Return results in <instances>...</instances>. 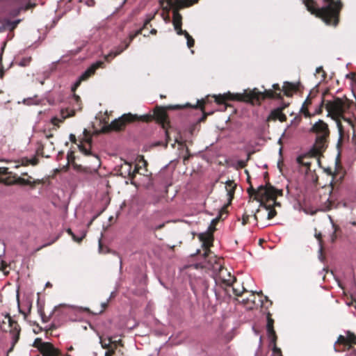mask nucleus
<instances>
[{
    "mask_svg": "<svg viewBox=\"0 0 356 356\" xmlns=\"http://www.w3.org/2000/svg\"><path fill=\"white\" fill-rule=\"evenodd\" d=\"M324 6L316 8L313 0H303L308 11L317 17L322 18L327 25L336 26L338 23V16L342 4L340 0H323Z\"/></svg>",
    "mask_w": 356,
    "mask_h": 356,
    "instance_id": "f257e3e1",
    "label": "nucleus"
},
{
    "mask_svg": "<svg viewBox=\"0 0 356 356\" xmlns=\"http://www.w3.org/2000/svg\"><path fill=\"white\" fill-rule=\"evenodd\" d=\"M161 6L166 10L172 9V24L175 30L178 35H182L184 30L181 29V15L179 13V10L186 6L193 5L191 1L188 0H161Z\"/></svg>",
    "mask_w": 356,
    "mask_h": 356,
    "instance_id": "f03ea898",
    "label": "nucleus"
},
{
    "mask_svg": "<svg viewBox=\"0 0 356 356\" xmlns=\"http://www.w3.org/2000/svg\"><path fill=\"white\" fill-rule=\"evenodd\" d=\"M325 107L329 115H332V118L335 120L339 133L340 136H342L345 131V128L340 121V117L342 116L346 109L344 102L339 98H337L333 101L327 102Z\"/></svg>",
    "mask_w": 356,
    "mask_h": 356,
    "instance_id": "7ed1b4c3",
    "label": "nucleus"
},
{
    "mask_svg": "<svg viewBox=\"0 0 356 356\" xmlns=\"http://www.w3.org/2000/svg\"><path fill=\"white\" fill-rule=\"evenodd\" d=\"M310 132L316 135L315 145L316 149L318 150L324 149L330 134L328 125L323 120H319L313 124L310 129Z\"/></svg>",
    "mask_w": 356,
    "mask_h": 356,
    "instance_id": "20e7f679",
    "label": "nucleus"
},
{
    "mask_svg": "<svg viewBox=\"0 0 356 356\" xmlns=\"http://www.w3.org/2000/svg\"><path fill=\"white\" fill-rule=\"evenodd\" d=\"M141 120L143 121L148 120L149 116L141 115L138 117L137 115H132L131 113L124 114L118 119H115L111 122L110 124L104 127L105 131L115 130L118 131L122 129L125 124L128 122H132L136 120Z\"/></svg>",
    "mask_w": 356,
    "mask_h": 356,
    "instance_id": "39448f33",
    "label": "nucleus"
},
{
    "mask_svg": "<svg viewBox=\"0 0 356 356\" xmlns=\"http://www.w3.org/2000/svg\"><path fill=\"white\" fill-rule=\"evenodd\" d=\"M250 195L254 194L257 197L263 199H272L276 197L277 191L270 185H261L258 187L257 190H254L252 187L248 189Z\"/></svg>",
    "mask_w": 356,
    "mask_h": 356,
    "instance_id": "423d86ee",
    "label": "nucleus"
},
{
    "mask_svg": "<svg viewBox=\"0 0 356 356\" xmlns=\"http://www.w3.org/2000/svg\"><path fill=\"white\" fill-rule=\"evenodd\" d=\"M345 335H340L334 344V349L337 352L344 351L349 350L351 348L352 343H356V336L347 331Z\"/></svg>",
    "mask_w": 356,
    "mask_h": 356,
    "instance_id": "0eeeda50",
    "label": "nucleus"
},
{
    "mask_svg": "<svg viewBox=\"0 0 356 356\" xmlns=\"http://www.w3.org/2000/svg\"><path fill=\"white\" fill-rule=\"evenodd\" d=\"M5 319L7 321L8 323V327H10V335L11 337V346L10 348L7 351V355L8 353L11 352L15 344L17 343L19 339L20 334V327L17 323L12 319V318L8 314L5 316Z\"/></svg>",
    "mask_w": 356,
    "mask_h": 356,
    "instance_id": "6e6552de",
    "label": "nucleus"
},
{
    "mask_svg": "<svg viewBox=\"0 0 356 356\" xmlns=\"http://www.w3.org/2000/svg\"><path fill=\"white\" fill-rule=\"evenodd\" d=\"M33 346L38 348L43 356H58L59 351L49 342H43L41 339L37 338Z\"/></svg>",
    "mask_w": 356,
    "mask_h": 356,
    "instance_id": "1a4fd4ad",
    "label": "nucleus"
},
{
    "mask_svg": "<svg viewBox=\"0 0 356 356\" xmlns=\"http://www.w3.org/2000/svg\"><path fill=\"white\" fill-rule=\"evenodd\" d=\"M249 97L251 99L260 100L265 98H275L280 97V94H277L272 90L265 89L264 91H259L258 89L254 88L249 92Z\"/></svg>",
    "mask_w": 356,
    "mask_h": 356,
    "instance_id": "9d476101",
    "label": "nucleus"
},
{
    "mask_svg": "<svg viewBox=\"0 0 356 356\" xmlns=\"http://www.w3.org/2000/svg\"><path fill=\"white\" fill-rule=\"evenodd\" d=\"M273 320L268 316L267 318V324H266V331L268 337L270 339V344L273 345V352L277 356H282L280 349L277 348L275 346L276 342V334L275 332L273 329Z\"/></svg>",
    "mask_w": 356,
    "mask_h": 356,
    "instance_id": "9b49d317",
    "label": "nucleus"
},
{
    "mask_svg": "<svg viewBox=\"0 0 356 356\" xmlns=\"http://www.w3.org/2000/svg\"><path fill=\"white\" fill-rule=\"evenodd\" d=\"M142 32V29H138L134 33H131L129 35V41L125 44L124 47H118L114 51H111L108 54L105 56V60L107 61H110L116 56L120 54L124 49H126L130 42L134 40V38L138 34H140Z\"/></svg>",
    "mask_w": 356,
    "mask_h": 356,
    "instance_id": "f8f14e48",
    "label": "nucleus"
},
{
    "mask_svg": "<svg viewBox=\"0 0 356 356\" xmlns=\"http://www.w3.org/2000/svg\"><path fill=\"white\" fill-rule=\"evenodd\" d=\"M104 63L102 61H97L92 63L82 74L79 76L75 83V86L78 87L82 81L88 79L90 76L95 74L97 69L101 67Z\"/></svg>",
    "mask_w": 356,
    "mask_h": 356,
    "instance_id": "ddd939ff",
    "label": "nucleus"
},
{
    "mask_svg": "<svg viewBox=\"0 0 356 356\" xmlns=\"http://www.w3.org/2000/svg\"><path fill=\"white\" fill-rule=\"evenodd\" d=\"M312 161L318 162L315 157L309 154H300L296 158V162L298 165L306 167V172L310 170Z\"/></svg>",
    "mask_w": 356,
    "mask_h": 356,
    "instance_id": "4468645a",
    "label": "nucleus"
},
{
    "mask_svg": "<svg viewBox=\"0 0 356 356\" xmlns=\"http://www.w3.org/2000/svg\"><path fill=\"white\" fill-rule=\"evenodd\" d=\"M139 168L137 165H135L134 169H132V165L127 162H125L124 164L122 166V173L127 174V175L131 179V184L136 186V182L133 180L136 173H138Z\"/></svg>",
    "mask_w": 356,
    "mask_h": 356,
    "instance_id": "2eb2a0df",
    "label": "nucleus"
},
{
    "mask_svg": "<svg viewBox=\"0 0 356 356\" xmlns=\"http://www.w3.org/2000/svg\"><path fill=\"white\" fill-rule=\"evenodd\" d=\"M236 187V184L232 180H227L225 182V190L227 191V200L229 203L233 199Z\"/></svg>",
    "mask_w": 356,
    "mask_h": 356,
    "instance_id": "dca6fc26",
    "label": "nucleus"
},
{
    "mask_svg": "<svg viewBox=\"0 0 356 356\" xmlns=\"http://www.w3.org/2000/svg\"><path fill=\"white\" fill-rule=\"evenodd\" d=\"M219 278L227 284H231L233 282V277L227 270L222 266H220Z\"/></svg>",
    "mask_w": 356,
    "mask_h": 356,
    "instance_id": "f3484780",
    "label": "nucleus"
},
{
    "mask_svg": "<svg viewBox=\"0 0 356 356\" xmlns=\"http://www.w3.org/2000/svg\"><path fill=\"white\" fill-rule=\"evenodd\" d=\"M19 22V19L14 21H5L2 24L0 25V33L5 31H13L17 26Z\"/></svg>",
    "mask_w": 356,
    "mask_h": 356,
    "instance_id": "a211bd4d",
    "label": "nucleus"
},
{
    "mask_svg": "<svg viewBox=\"0 0 356 356\" xmlns=\"http://www.w3.org/2000/svg\"><path fill=\"white\" fill-rule=\"evenodd\" d=\"M199 238L201 241H202V245L206 249V252H204V257H206L208 254L207 249L211 244L212 237L210 234H200L199 235Z\"/></svg>",
    "mask_w": 356,
    "mask_h": 356,
    "instance_id": "6ab92c4d",
    "label": "nucleus"
},
{
    "mask_svg": "<svg viewBox=\"0 0 356 356\" xmlns=\"http://www.w3.org/2000/svg\"><path fill=\"white\" fill-rule=\"evenodd\" d=\"M283 108H277L274 110H273L270 112V118L273 120H280L281 122H284L286 120V115L282 113Z\"/></svg>",
    "mask_w": 356,
    "mask_h": 356,
    "instance_id": "aec40b11",
    "label": "nucleus"
},
{
    "mask_svg": "<svg viewBox=\"0 0 356 356\" xmlns=\"http://www.w3.org/2000/svg\"><path fill=\"white\" fill-rule=\"evenodd\" d=\"M79 149L80 152L84 154L86 156H93L94 159L96 161V164L97 166L100 165L99 159L96 154H93L90 149H87L83 145H79Z\"/></svg>",
    "mask_w": 356,
    "mask_h": 356,
    "instance_id": "412c9836",
    "label": "nucleus"
},
{
    "mask_svg": "<svg viewBox=\"0 0 356 356\" xmlns=\"http://www.w3.org/2000/svg\"><path fill=\"white\" fill-rule=\"evenodd\" d=\"M67 233L70 234L74 241L80 242L82 241V239L86 236V232L83 230L80 232V233L78 235L74 234L71 229H67Z\"/></svg>",
    "mask_w": 356,
    "mask_h": 356,
    "instance_id": "4be33fe9",
    "label": "nucleus"
},
{
    "mask_svg": "<svg viewBox=\"0 0 356 356\" xmlns=\"http://www.w3.org/2000/svg\"><path fill=\"white\" fill-rule=\"evenodd\" d=\"M100 343L103 348H108L111 346V343H117V341H112L111 337H108L106 340L102 339V338L100 337ZM120 340H118V342H120Z\"/></svg>",
    "mask_w": 356,
    "mask_h": 356,
    "instance_id": "5701e85b",
    "label": "nucleus"
},
{
    "mask_svg": "<svg viewBox=\"0 0 356 356\" xmlns=\"http://www.w3.org/2000/svg\"><path fill=\"white\" fill-rule=\"evenodd\" d=\"M341 119H342L344 121V122L347 124V126L351 128L353 132H355V122L353 119L344 116L343 113L342 114V116L340 117V120Z\"/></svg>",
    "mask_w": 356,
    "mask_h": 356,
    "instance_id": "b1692460",
    "label": "nucleus"
},
{
    "mask_svg": "<svg viewBox=\"0 0 356 356\" xmlns=\"http://www.w3.org/2000/svg\"><path fill=\"white\" fill-rule=\"evenodd\" d=\"M260 206L264 207L265 210L268 212L267 216H268V220L272 219L273 218H274L276 216L277 213H276L275 210L269 209L267 206L264 205L263 203H261Z\"/></svg>",
    "mask_w": 356,
    "mask_h": 356,
    "instance_id": "393cba45",
    "label": "nucleus"
},
{
    "mask_svg": "<svg viewBox=\"0 0 356 356\" xmlns=\"http://www.w3.org/2000/svg\"><path fill=\"white\" fill-rule=\"evenodd\" d=\"M182 35H184L185 38L187 40V46L191 48L194 45V40L193 38L188 34L186 31H184Z\"/></svg>",
    "mask_w": 356,
    "mask_h": 356,
    "instance_id": "a878e982",
    "label": "nucleus"
},
{
    "mask_svg": "<svg viewBox=\"0 0 356 356\" xmlns=\"http://www.w3.org/2000/svg\"><path fill=\"white\" fill-rule=\"evenodd\" d=\"M309 104H310V101H309L308 99H307L305 101V102L303 103V104H302V107H301V109H300L301 112H302V113H304V115H305V117H309V116H310V114H309V111H308V110H307V105H308Z\"/></svg>",
    "mask_w": 356,
    "mask_h": 356,
    "instance_id": "bb28decb",
    "label": "nucleus"
},
{
    "mask_svg": "<svg viewBox=\"0 0 356 356\" xmlns=\"http://www.w3.org/2000/svg\"><path fill=\"white\" fill-rule=\"evenodd\" d=\"M31 61V57H24L22 58L18 63V65L22 67L27 66L30 64Z\"/></svg>",
    "mask_w": 356,
    "mask_h": 356,
    "instance_id": "cd10ccee",
    "label": "nucleus"
},
{
    "mask_svg": "<svg viewBox=\"0 0 356 356\" xmlns=\"http://www.w3.org/2000/svg\"><path fill=\"white\" fill-rule=\"evenodd\" d=\"M156 118L161 122H164L166 120L167 115L164 111H159L156 113Z\"/></svg>",
    "mask_w": 356,
    "mask_h": 356,
    "instance_id": "c85d7f7f",
    "label": "nucleus"
},
{
    "mask_svg": "<svg viewBox=\"0 0 356 356\" xmlns=\"http://www.w3.org/2000/svg\"><path fill=\"white\" fill-rule=\"evenodd\" d=\"M228 95L232 96V94L228 93V94H224V95H219L216 97V101L219 104L222 103L224 101H225V99H227Z\"/></svg>",
    "mask_w": 356,
    "mask_h": 356,
    "instance_id": "c756f323",
    "label": "nucleus"
},
{
    "mask_svg": "<svg viewBox=\"0 0 356 356\" xmlns=\"http://www.w3.org/2000/svg\"><path fill=\"white\" fill-rule=\"evenodd\" d=\"M15 184H23V185H28V184H30V181L29 180H27V179H24V178L17 177L15 179Z\"/></svg>",
    "mask_w": 356,
    "mask_h": 356,
    "instance_id": "7c9ffc66",
    "label": "nucleus"
},
{
    "mask_svg": "<svg viewBox=\"0 0 356 356\" xmlns=\"http://www.w3.org/2000/svg\"><path fill=\"white\" fill-rule=\"evenodd\" d=\"M23 102L26 105H32V104H38L37 100H35L34 99H32V98L24 99Z\"/></svg>",
    "mask_w": 356,
    "mask_h": 356,
    "instance_id": "2f4dec72",
    "label": "nucleus"
},
{
    "mask_svg": "<svg viewBox=\"0 0 356 356\" xmlns=\"http://www.w3.org/2000/svg\"><path fill=\"white\" fill-rule=\"evenodd\" d=\"M234 293L237 296H240L243 292L245 291V288L243 286H241V288L238 289L236 287H233Z\"/></svg>",
    "mask_w": 356,
    "mask_h": 356,
    "instance_id": "473e14b6",
    "label": "nucleus"
},
{
    "mask_svg": "<svg viewBox=\"0 0 356 356\" xmlns=\"http://www.w3.org/2000/svg\"><path fill=\"white\" fill-rule=\"evenodd\" d=\"M153 17H154V15H147V18L145 19V20L144 22L143 26L141 29H144L150 22V21L153 19Z\"/></svg>",
    "mask_w": 356,
    "mask_h": 356,
    "instance_id": "72a5a7b5",
    "label": "nucleus"
},
{
    "mask_svg": "<svg viewBox=\"0 0 356 356\" xmlns=\"http://www.w3.org/2000/svg\"><path fill=\"white\" fill-rule=\"evenodd\" d=\"M8 168L6 167H0V175H10Z\"/></svg>",
    "mask_w": 356,
    "mask_h": 356,
    "instance_id": "f704fd0d",
    "label": "nucleus"
},
{
    "mask_svg": "<svg viewBox=\"0 0 356 356\" xmlns=\"http://www.w3.org/2000/svg\"><path fill=\"white\" fill-rule=\"evenodd\" d=\"M332 226L334 229V232L332 234V241L333 242L334 240H335V232L339 229V227L335 225L333 222H332Z\"/></svg>",
    "mask_w": 356,
    "mask_h": 356,
    "instance_id": "c9c22d12",
    "label": "nucleus"
},
{
    "mask_svg": "<svg viewBox=\"0 0 356 356\" xmlns=\"http://www.w3.org/2000/svg\"><path fill=\"white\" fill-rule=\"evenodd\" d=\"M79 97L78 96H76V95H74L73 98H72V101L75 102L76 104H77V108H80L79 107Z\"/></svg>",
    "mask_w": 356,
    "mask_h": 356,
    "instance_id": "e433bc0d",
    "label": "nucleus"
},
{
    "mask_svg": "<svg viewBox=\"0 0 356 356\" xmlns=\"http://www.w3.org/2000/svg\"><path fill=\"white\" fill-rule=\"evenodd\" d=\"M321 72L323 73L322 76L324 78L325 76V72L323 70V67L321 66V67H318L316 68V73H320Z\"/></svg>",
    "mask_w": 356,
    "mask_h": 356,
    "instance_id": "4c0bfd02",
    "label": "nucleus"
},
{
    "mask_svg": "<svg viewBox=\"0 0 356 356\" xmlns=\"http://www.w3.org/2000/svg\"><path fill=\"white\" fill-rule=\"evenodd\" d=\"M350 353L347 354L346 356H356V350H350L349 349Z\"/></svg>",
    "mask_w": 356,
    "mask_h": 356,
    "instance_id": "58836bf2",
    "label": "nucleus"
},
{
    "mask_svg": "<svg viewBox=\"0 0 356 356\" xmlns=\"http://www.w3.org/2000/svg\"><path fill=\"white\" fill-rule=\"evenodd\" d=\"M249 301H251L252 302H254V300H250L249 298H243L242 300H241V302L243 304H246L247 302H248Z\"/></svg>",
    "mask_w": 356,
    "mask_h": 356,
    "instance_id": "ea45409f",
    "label": "nucleus"
},
{
    "mask_svg": "<svg viewBox=\"0 0 356 356\" xmlns=\"http://www.w3.org/2000/svg\"><path fill=\"white\" fill-rule=\"evenodd\" d=\"M70 141H72V143L75 142V141H76V136H75L74 134H71L70 135Z\"/></svg>",
    "mask_w": 356,
    "mask_h": 356,
    "instance_id": "a19ab883",
    "label": "nucleus"
},
{
    "mask_svg": "<svg viewBox=\"0 0 356 356\" xmlns=\"http://www.w3.org/2000/svg\"><path fill=\"white\" fill-rule=\"evenodd\" d=\"M113 353H114L113 350H108L105 353V356H111V355H113Z\"/></svg>",
    "mask_w": 356,
    "mask_h": 356,
    "instance_id": "79ce46f5",
    "label": "nucleus"
},
{
    "mask_svg": "<svg viewBox=\"0 0 356 356\" xmlns=\"http://www.w3.org/2000/svg\"><path fill=\"white\" fill-rule=\"evenodd\" d=\"M248 219V216H243V225H245L247 223Z\"/></svg>",
    "mask_w": 356,
    "mask_h": 356,
    "instance_id": "37998d69",
    "label": "nucleus"
},
{
    "mask_svg": "<svg viewBox=\"0 0 356 356\" xmlns=\"http://www.w3.org/2000/svg\"><path fill=\"white\" fill-rule=\"evenodd\" d=\"M273 88L275 89V90H280V86L279 84L277 83H275L273 85Z\"/></svg>",
    "mask_w": 356,
    "mask_h": 356,
    "instance_id": "c03bdc74",
    "label": "nucleus"
},
{
    "mask_svg": "<svg viewBox=\"0 0 356 356\" xmlns=\"http://www.w3.org/2000/svg\"><path fill=\"white\" fill-rule=\"evenodd\" d=\"M107 305H108L107 302L102 303V307L103 309H104L107 307Z\"/></svg>",
    "mask_w": 356,
    "mask_h": 356,
    "instance_id": "a18cd8bd",
    "label": "nucleus"
},
{
    "mask_svg": "<svg viewBox=\"0 0 356 356\" xmlns=\"http://www.w3.org/2000/svg\"><path fill=\"white\" fill-rule=\"evenodd\" d=\"M150 33L151 34H156V30L154 29H152L150 31Z\"/></svg>",
    "mask_w": 356,
    "mask_h": 356,
    "instance_id": "49530a36",
    "label": "nucleus"
},
{
    "mask_svg": "<svg viewBox=\"0 0 356 356\" xmlns=\"http://www.w3.org/2000/svg\"><path fill=\"white\" fill-rule=\"evenodd\" d=\"M188 1H191V3H196L198 0H188Z\"/></svg>",
    "mask_w": 356,
    "mask_h": 356,
    "instance_id": "de8ad7c7",
    "label": "nucleus"
},
{
    "mask_svg": "<svg viewBox=\"0 0 356 356\" xmlns=\"http://www.w3.org/2000/svg\"><path fill=\"white\" fill-rule=\"evenodd\" d=\"M56 121H58V119H57V118H55L52 119V122H53L54 124H56Z\"/></svg>",
    "mask_w": 356,
    "mask_h": 356,
    "instance_id": "09e8293b",
    "label": "nucleus"
},
{
    "mask_svg": "<svg viewBox=\"0 0 356 356\" xmlns=\"http://www.w3.org/2000/svg\"><path fill=\"white\" fill-rule=\"evenodd\" d=\"M99 251H101V249H102L101 239H99Z\"/></svg>",
    "mask_w": 356,
    "mask_h": 356,
    "instance_id": "8fccbe9b",
    "label": "nucleus"
},
{
    "mask_svg": "<svg viewBox=\"0 0 356 356\" xmlns=\"http://www.w3.org/2000/svg\"><path fill=\"white\" fill-rule=\"evenodd\" d=\"M114 293H115V292H112V293H111V296H110V297H109V299H111L112 297H113Z\"/></svg>",
    "mask_w": 356,
    "mask_h": 356,
    "instance_id": "3c124183",
    "label": "nucleus"
},
{
    "mask_svg": "<svg viewBox=\"0 0 356 356\" xmlns=\"http://www.w3.org/2000/svg\"><path fill=\"white\" fill-rule=\"evenodd\" d=\"M31 6H31V4H29L28 6H26L25 7V9L26 10V9H28L29 8H30V7H31Z\"/></svg>",
    "mask_w": 356,
    "mask_h": 356,
    "instance_id": "603ef678",
    "label": "nucleus"
},
{
    "mask_svg": "<svg viewBox=\"0 0 356 356\" xmlns=\"http://www.w3.org/2000/svg\"><path fill=\"white\" fill-rule=\"evenodd\" d=\"M253 218H254V220H257V215H256V214H255V215H254Z\"/></svg>",
    "mask_w": 356,
    "mask_h": 356,
    "instance_id": "864d4df0",
    "label": "nucleus"
},
{
    "mask_svg": "<svg viewBox=\"0 0 356 356\" xmlns=\"http://www.w3.org/2000/svg\"><path fill=\"white\" fill-rule=\"evenodd\" d=\"M173 107H174V108H180V107H181V106H179V105H175V106H174Z\"/></svg>",
    "mask_w": 356,
    "mask_h": 356,
    "instance_id": "5fc2aeb1",
    "label": "nucleus"
},
{
    "mask_svg": "<svg viewBox=\"0 0 356 356\" xmlns=\"http://www.w3.org/2000/svg\"><path fill=\"white\" fill-rule=\"evenodd\" d=\"M120 269L122 268V260L120 259Z\"/></svg>",
    "mask_w": 356,
    "mask_h": 356,
    "instance_id": "6e6d98bb",
    "label": "nucleus"
},
{
    "mask_svg": "<svg viewBox=\"0 0 356 356\" xmlns=\"http://www.w3.org/2000/svg\"><path fill=\"white\" fill-rule=\"evenodd\" d=\"M1 329L2 330H3V331H5V330H5V328H3L2 325H1Z\"/></svg>",
    "mask_w": 356,
    "mask_h": 356,
    "instance_id": "4d7b16f0",
    "label": "nucleus"
},
{
    "mask_svg": "<svg viewBox=\"0 0 356 356\" xmlns=\"http://www.w3.org/2000/svg\"><path fill=\"white\" fill-rule=\"evenodd\" d=\"M320 236H321V234H318V235H316V237H317L318 238H319V237H320Z\"/></svg>",
    "mask_w": 356,
    "mask_h": 356,
    "instance_id": "13d9d810",
    "label": "nucleus"
},
{
    "mask_svg": "<svg viewBox=\"0 0 356 356\" xmlns=\"http://www.w3.org/2000/svg\"><path fill=\"white\" fill-rule=\"evenodd\" d=\"M74 111H72V114L68 115V116L74 115Z\"/></svg>",
    "mask_w": 356,
    "mask_h": 356,
    "instance_id": "bf43d9fd",
    "label": "nucleus"
},
{
    "mask_svg": "<svg viewBox=\"0 0 356 356\" xmlns=\"http://www.w3.org/2000/svg\"><path fill=\"white\" fill-rule=\"evenodd\" d=\"M275 204H276L277 206H280V203H276V202H275Z\"/></svg>",
    "mask_w": 356,
    "mask_h": 356,
    "instance_id": "052dcab7",
    "label": "nucleus"
},
{
    "mask_svg": "<svg viewBox=\"0 0 356 356\" xmlns=\"http://www.w3.org/2000/svg\"><path fill=\"white\" fill-rule=\"evenodd\" d=\"M259 341L260 342L261 341V337H260V338H259Z\"/></svg>",
    "mask_w": 356,
    "mask_h": 356,
    "instance_id": "680f3d73",
    "label": "nucleus"
}]
</instances>
